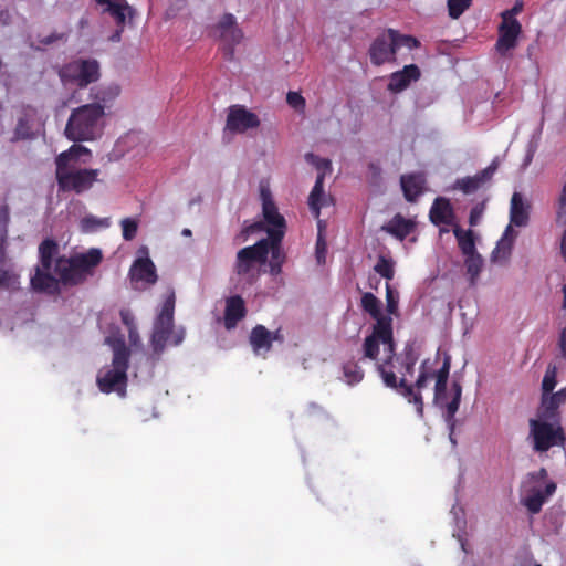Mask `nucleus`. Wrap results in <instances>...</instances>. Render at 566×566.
Listing matches in <instances>:
<instances>
[{
    "label": "nucleus",
    "instance_id": "obj_1",
    "mask_svg": "<svg viewBox=\"0 0 566 566\" xmlns=\"http://www.w3.org/2000/svg\"><path fill=\"white\" fill-rule=\"evenodd\" d=\"M59 244L53 239H45L39 245V264L31 276L30 284L35 292L54 293L59 282L64 285H78L93 275L94 269L103 260L97 248L71 258L59 256Z\"/></svg>",
    "mask_w": 566,
    "mask_h": 566
},
{
    "label": "nucleus",
    "instance_id": "obj_2",
    "mask_svg": "<svg viewBox=\"0 0 566 566\" xmlns=\"http://www.w3.org/2000/svg\"><path fill=\"white\" fill-rule=\"evenodd\" d=\"M104 116L105 105L101 102L74 108L65 125V137L74 143L94 140L102 133Z\"/></svg>",
    "mask_w": 566,
    "mask_h": 566
},
{
    "label": "nucleus",
    "instance_id": "obj_3",
    "mask_svg": "<svg viewBox=\"0 0 566 566\" xmlns=\"http://www.w3.org/2000/svg\"><path fill=\"white\" fill-rule=\"evenodd\" d=\"M406 46L410 51L420 46V41L413 35L402 34L398 30L388 28L379 33L370 43L368 56L374 66L397 62V53Z\"/></svg>",
    "mask_w": 566,
    "mask_h": 566
},
{
    "label": "nucleus",
    "instance_id": "obj_4",
    "mask_svg": "<svg viewBox=\"0 0 566 566\" xmlns=\"http://www.w3.org/2000/svg\"><path fill=\"white\" fill-rule=\"evenodd\" d=\"M175 294L171 292L165 300L154 322L151 347L155 354H161L167 345L178 346L184 342L185 328L174 325Z\"/></svg>",
    "mask_w": 566,
    "mask_h": 566
},
{
    "label": "nucleus",
    "instance_id": "obj_5",
    "mask_svg": "<svg viewBox=\"0 0 566 566\" xmlns=\"http://www.w3.org/2000/svg\"><path fill=\"white\" fill-rule=\"evenodd\" d=\"M129 356L130 353L125 342L123 339L116 340L114 344L112 368L101 371L96 379L98 389L102 392H117L119 396H125Z\"/></svg>",
    "mask_w": 566,
    "mask_h": 566
},
{
    "label": "nucleus",
    "instance_id": "obj_6",
    "mask_svg": "<svg viewBox=\"0 0 566 566\" xmlns=\"http://www.w3.org/2000/svg\"><path fill=\"white\" fill-rule=\"evenodd\" d=\"M547 476V470L541 468L537 471L527 473L522 482L521 488L524 496L521 503L531 514L539 513L544 503L556 491V483L554 481H546Z\"/></svg>",
    "mask_w": 566,
    "mask_h": 566
},
{
    "label": "nucleus",
    "instance_id": "obj_7",
    "mask_svg": "<svg viewBox=\"0 0 566 566\" xmlns=\"http://www.w3.org/2000/svg\"><path fill=\"white\" fill-rule=\"evenodd\" d=\"M59 75L65 85L85 88L99 80L101 66L95 59H77L63 65Z\"/></svg>",
    "mask_w": 566,
    "mask_h": 566
},
{
    "label": "nucleus",
    "instance_id": "obj_8",
    "mask_svg": "<svg viewBox=\"0 0 566 566\" xmlns=\"http://www.w3.org/2000/svg\"><path fill=\"white\" fill-rule=\"evenodd\" d=\"M549 421L539 417L530 419V437L536 452H546L553 447H564L566 443V436L560 422L551 423Z\"/></svg>",
    "mask_w": 566,
    "mask_h": 566
},
{
    "label": "nucleus",
    "instance_id": "obj_9",
    "mask_svg": "<svg viewBox=\"0 0 566 566\" xmlns=\"http://www.w3.org/2000/svg\"><path fill=\"white\" fill-rule=\"evenodd\" d=\"M98 175V169H72L70 166H56L55 169L59 191H73L78 195L90 190L97 181Z\"/></svg>",
    "mask_w": 566,
    "mask_h": 566
},
{
    "label": "nucleus",
    "instance_id": "obj_10",
    "mask_svg": "<svg viewBox=\"0 0 566 566\" xmlns=\"http://www.w3.org/2000/svg\"><path fill=\"white\" fill-rule=\"evenodd\" d=\"M269 255V242L266 239L258 241L255 244L242 248L238 251L233 272L248 281L255 276L259 264L266 261Z\"/></svg>",
    "mask_w": 566,
    "mask_h": 566
},
{
    "label": "nucleus",
    "instance_id": "obj_11",
    "mask_svg": "<svg viewBox=\"0 0 566 566\" xmlns=\"http://www.w3.org/2000/svg\"><path fill=\"white\" fill-rule=\"evenodd\" d=\"M214 30L222 42L224 55L232 60L235 45L243 39V32L238 25L235 17L232 13H224L216 24Z\"/></svg>",
    "mask_w": 566,
    "mask_h": 566
},
{
    "label": "nucleus",
    "instance_id": "obj_12",
    "mask_svg": "<svg viewBox=\"0 0 566 566\" xmlns=\"http://www.w3.org/2000/svg\"><path fill=\"white\" fill-rule=\"evenodd\" d=\"M389 364H377V371L379 373L384 384L386 387L399 390V392L408 398L410 403H413L417 408V412L422 416L423 415V401L422 397L419 392H415L413 386L408 385L405 378L400 380L397 379V376L394 371L387 370L386 367Z\"/></svg>",
    "mask_w": 566,
    "mask_h": 566
},
{
    "label": "nucleus",
    "instance_id": "obj_13",
    "mask_svg": "<svg viewBox=\"0 0 566 566\" xmlns=\"http://www.w3.org/2000/svg\"><path fill=\"white\" fill-rule=\"evenodd\" d=\"M391 340V318L378 319L373 326V332L363 344L364 357L370 360H377L379 355V344Z\"/></svg>",
    "mask_w": 566,
    "mask_h": 566
},
{
    "label": "nucleus",
    "instance_id": "obj_14",
    "mask_svg": "<svg viewBox=\"0 0 566 566\" xmlns=\"http://www.w3.org/2000/svg\"><path fill=\"white\" fill-rule=\"evenodd\" d=\"M260 126V119L256 114L247 109L243 105H232L229 107L226 129L235 134H243L248 129Z\"/></svg>",
    "mask_w": 566,
    "mask_h": 566
},
{
    "label": "nucleus",
    "instance_id": "obj_15",
    "mask_svg": "<svg viewBox=\"0 0 566 566\" xmlns=\"http://www.w3.org/2000/svg\"><path fill=\"white\" fill-rule=\"evenodd\" d=\"M497 27L499 38L495 42V50L501 56H506L510 51L517 46L522 33V24L518 20L501 19Z\"/></svg>",
    "mask_w": 566,
    "mask_h": 566
},
{
    "label": "nucleus",
    "instance_id": "obj_16",
    "mask_svg": "<svg viewBox=\"0 0 566 566\" xmlns=\"http://www.w3.org/2000/svg\"><path fill=\"white\" fill-rule=\"evenodd\" d=\"M566 402V387L557 392L542 395L541 407L537 416L543 420H551V422H560L559 407Z\"/></svg>",
    "mask_w": 566,
    "mask_h": 566
},
{
    "label": "nucleus",
    "instance_id": "obj_17",
    "mask_svg": "<svg viewBox=\"0 0 566 566\" xmlns=\"http://www.w3.org/2000/svg\"><path fill=\"white\" fill-rule=\"evenodd\" d=\"M262 199V213L264 218V222L268 226L266 232L270 237V233L275 230H281L283 234L285 233V219L279 212L275 202L272 199L270 191L262 189L261 191Z\"/></svg>",
    "mask_w": 566,
    "mask_h": 566
},
{
    "label": "nucleus",
    "instance_id": "obj_18",
    "mask_svg": "<svg viewBox=\"0 0 566 566\" xmlns=\"http://www.w3.org/2000/svg\"><path fill=\"white\" fill-rule=\"evenodd\" d=\"M420 76V69L416 64L405 65L402 70L390 74L387 90L394 94L400 93L412 82H417Z\"/></svg>",
    "mask_w": 566,
    "mask_h": 566
},
{
    "label": "nucleus",
    "instance_id": "obj_19",
    "mask_svg": "<svg viewBox=\"0 0 566 566\" xmlns=\"http://www.w3.org/2000/svg\"><path fill=\"white\" fill-rule=\"evenodd\" d=\"M429 219L434 226L454 224L455 213L450 200L444 197L436 198L429 211Z\"/></svg>",
    "mask_w": 566,
    "mask_h": 566
},
{
    "label": "nucleus",
    "instance_id": "obj_20",
    "mask_svg": "<svg viewBox=\"0 0 566 566\" xmlns=\"http://www.w3.org/2000/svg\"><path fill=\"white\" fill-rule=\"evenodd\" d=\"M129 275L133 282H143L147 285H153L158 280L155 264L147 256L138 258L134 261L129 270Z\"/></svg>",
    "mask_w": 566,
    "mask_h": 566
},
{
    "label": "nucleus",
    "instance_id": "obj_21",
    "mask_svg": "<svg viewBox=\"0 0 566 566\" xmlns=\"http://www.w3.org/2000/svg\"><path fill=\"white\" fill-rule=\"evenodd\" d=\"M426 176L423 172H412L401 175L400 185L408 202H416L417 199L423 193L426 187Z\"/></svg>",
    "mask_w": 566,
    "mask_h": 566
},
{
    "label": "nucleus",
    "instance_id": "obj_22",
    "mask_svg": "<svg viewBox=\"0 0 566 566\" xmlns=\"http://www.w3.org/2000/svg\"><path fill=\"white\" fill-rule=\"evenodd\" d=\"M247 315L244 300L240 295H232L226 300L224 327L230 331L237 327L238 323Z\"/></svg>",
    "mask_w": 566,
    "mask_h": 566
},
{
    "label": "nucleus",
    "instance_id": "obj_23",
    "mask_svg": "<svg viewBox=\"0 0 566 566\" xmlns=\"http://www.w3.org/2000/svg\"><path fill=\"white\" fill-rule=\"evenodd\" d=\"M282 239L283 232L281 230L271 232L269 239H266L269 242V253L271 252L270 269L272 274H279L281 272L285 259L281 249Z\"/></svg>",
    "mask_w": 566,
    "mask_h": 566
},
{
    "label": "nucleus",
    "instance_id": "obj_24",
    "mask_svg": "<svg viewBox=\"0 0 566 566\" xmlns=\"http://www.w3.org/2000/svg\"><path fill=\"white\" fill-rule=\"evenodd\" d=\"M416 228V223L406 219L400 213H397L392 217V219L382 227V229L400 241L405 240Z\"/></svg>",
    "mask_w": 566,
    "mask_h": 566
},
{
    "label": "nucleus",
    "instance_id": "obj_25",
    "mask_svg": "<svg viewBox=\"0 0 566 566\" xmlns=\"http://www.w3.org/2000/svg\"><path fill=\"white\" fill-rule=\"evenodd\" d=\"M528 206L524 203L520 192H514L511 198L510 221L516 227H524L528 222Z\"/></svg>",
    "mask_w": 566,
    "mask_h": 566
},
{
    "label": "nucleus",
    "instance_id": "obj_26",
    "mask_svg": "<svg viewBox=\"0 0 566 566\" xmlns=\"http://www.w3.org/2000/svg\"><path fill=\"white\" fill-rule=\"evenodd\" d=\"M97 4L105 6L104 12L109 13L116 24H124L126 22V15L132 14L133 10L126 2V0H95Z\"/></svg>",
    "mask_w": 566,
    "mask_h": 566
},
{
    "label": "nucleus",
    "instance_id": "obj_27",
    "mask_svg": "<svg viewBox=\"0 0 566 566\" xmlns=\"http://www.w3.org/2000/svg\"><path fill=\"white\" fill-rule=\"evenodd\" d=\"M326 205L324 192V171L316 177L315 185L308 196V206L315 218L319 217L321 209Z\"/></svg>",
    "mask_w": 566,
    "mask_h": 566
},
{
    "label": "nucleus",
    "instance_id": "obj_28",
    "mask_svg": "<svg viewBox=\"0 0 566 566\" xmlns=\"http://www.w3.org/2000/svg\"><path fill=\"white\" fill-rule=\"evenodd\" d=\"M272 343V333L268 331L265 326L256 325L252 328L250 334V344L254 353L259 354L261 350H270Z\"/></svg>",
    "mask_w": 566,
    "mask_h": 566
},
{
    "label": "nucleus",
    "instance_id": "obj_29",
    "mask_svg": "<svg viewBox=\"0 0 566 566\" xmlns=\"http://www.w3.org/2000/svg\"><path fill=\"white\" fill-rule=\"evenodd\" d=\"M515 237L516 233L514 232L512 226L509 224L492 252L493 261L506 260L510 256Z\"/></svg>",
    "mask_w": 566,
    "mask_h": 566
},
{
    "label": "nucleus",
    "instance_id": "obj_30",
    "mask_svg": "<svg viewBox=\"0 0 566 566\" xmlns=\"http://www.w3.org/2000/svg\"><path fill=\"white\" fill-rule=\"evenodd\" d=\"M450 367H451V359L449 356H447L443 360L441 368L437 371V375H436V385H434V400L436 401H440L446 397Z\"/></svg>",
    "mask_w": 566,
    "mask_h": 566
},
{
    "label": "nucleus",
    "instance_id": "obj_31",
    "mask_svg": "<svg viewBox=\"0 0 566 566\" xmlns=\"http://www.w3.org/2000/svg\"><path fill=\"white\" fill-rule=\"evenodd\" d=\"M451 389L453 397L451 401L446 405V421L449 423L450 430L452 431L454 429V416L461 402L462 386L459 381H453Z\"/></svg>",
    "mask_w": 566,
    "mask_h": 566
},
{
    "label": "nucleus",
    "instance_id": "obj_32",
    "mask_svg": "<svg viewBox=\"0 0 566 566\" xmlns=\"http://www.w3.org/2000/svg\"><path fill=\"white\" fill-rule=\"evenodd\" d=\"M360 306L363 311L368 313L376 322L382 318H391L389 315L381 313V302L373 293L366 292L361 296Z\"/></svg>",
    "mask_w": 566,
    "mask_h": 566
},
{
    "label": "nucleus",
    "instance_id": "obj_33",
    "mask_svg": "<svg viewBox=\"0 0 566 566\" xmlns=\"http://www.w3.org/2000/svg\"><path fill=\"white\" fill-rule=\"evenodd\" d=\"M461 252L467 256L476 253L475 241L472 230H463L459 226L453 229Z\"/></svg>",
    "mask_w": 566,
    "mask_h": 566
},
{
    "label": "nucleus",
    "instance_id": "obj_34",
    "mask_svg": "<svg viewBox=\"0 0 566 566\" xmlns=\"http://www.w3.org/2000/svg\"><path fill=\"white\" fill-rule=\"evenodd\" d=\"M83 155H91V150L83 145L74 144L67 150L61 153L55 158L56 166H70L71 161H76Z\"/></svg>",
    "mask_w": 566,
    "mask_h": 566
},
{
    "label": "nucleus",
    "instance_id": "obj_35",
    "mask_svg": "<svg viewBox=\"0 0 566 566\" xmlns=\"http://www.w3.org/2000/svg\"><path fill=\"white\" fill-rule=\"evenodd\" d=\"M343 374L346 382L350 386L356 385L364 379V370L354 359L348 360L343 365Z\"/></svg>",
    "mask_w": 566,
    "mask_h": 566
},
{
    "label": "nucleus",
    "instance_id": "obj_36",
    "mask_svg": "<svg viewBox=\"0 0 566 566\" xmlns=\"http://www.w3.org/2000/svg\"><path fill=\"white\" fill-rule=\"evenodd\" d=\"M20 289V276L13 270L0 269V290L15 292Z\"/></svg>",
    "mask_w": 566,
    "mask_h": 566
},
{
    "label": "nucleus",
    "instance_id": "obj_37",
    "mask_svg": "<svg viewBox=\"0 0 566 566\" xmlns=\"http://www.w3.org/2000/svg\"><path fill=\"white\" fill-rule=\"evenodd\" d=\"M464 265L467 268L468 274L471 277V282L474 283V281L480 275L483 266L482 256L478 252L474 254L467 255L464 260Z\"/></svg>",
    "mask_w": 566,
    "mask_h": 566
},
{
    "label": "nucleus",
    "instance_id": "obj_38",
    "mask_svg": "<svg viewBox=\"0 0 566 566\" xmlns=\"http://www.w3.org/2000/svg\"><path fill=\"white\" fill-rule=\"evenodd\" d=\"M374 270L380 276L385 277L388 281H391L395 276V262L389 258L380 255L378 258L377 263L374 266Z\"/></svg>",
    "mask_w": 566,
    "mask_h": 566
},
{
    "label": "nucleus",
    "instance_id": "obj_39",
    "mask_svg": "<svg viewBox=\"0 0 566 566\" xmlns=\"http://www.w3.org/2000/svg\"><path fill=\"white\" fill-rule=\"evenodd\" d=\"M557 367L553 364L547 366L545 375L542 381V395L553 392L556 384H557Z\"/></svg>",
    "mask_w": 566,
    "mask_h": 566
},
{
    "label": "nucleus",
    "instance_id": "obj_40",
    "mask_svg": "<svg viewBox=\"0 0 566 566\" xmlns=\"http://www.w3.org/2000/svg\"><path fill=\"white\" fill-rule=\"evenodd\" d=\"M472 4V0H448V13L451 19H459Z\"/></svg>",
    "mask_w": 566,
    "mask_h": 566
},
{
    "label": "nucleus",
    "instance_id": "obj_41",
    "mask_svg": "<svg viewBox=\"0 0 566 566\" xmlns=\"http://www.w3.org/2000/svg\"><path fill=\"white\" fill-rule=\"evenodd\" d=\"M9 223V208L7 205L0 206V262L3 259V248L7 239V227Z\"/></svg>",
    "mask_w": 566,
    "mask_h": 566
},
{
    "label": "nucleus",
    "instance_id": "obj_42",
    "mask_svg": "<svg viewBox=\"0 0 566 566\" xmlns=\"http://www.w3.org/2000/svg\"><path fill=\"white\" fill-rule=\"evenodd\" d=\"M264 230V223L261 221L253 222L251 224H245L242 230L234 237V242L240 244L245 242L248 238L259 231Z\"/></svg>",
    "mask_w": 566,
    "mask_h": 566
},
{
    "label": "nucleus",
    "instance_id": "obj_43",
    "mask_svg": "<svg viewBox=\"0 0 566 566\" xmlns=\"http://www.w3.org/2000/svg\"><path fill=\"white\" fill-rule=\"evenodd\" d=\"M481 186L478 182V179H475L474 176H468L461 179H457L454 182V189H460L464 193H473L478 189H480Z\"/></svg>",
    "mask_w": 566,
    "mask_h": 566
},
{
    "label": "nucleus",
    "instance_id": "obj_44",
    "mask_svg": "<svg viewBox=\"0 0 566 566\" xmlns=\"http://www.w3.org/2000/svg\"><path fill=\"white\" fill-rule=\"evenodd\" d=\"M399 296L392 290L389 283L386 284V311L388 315H396L398 313Z\"/></svg>",
    "mask_w": 566,
    "mask_h": 566
},
{
    "label": "nucleus",
    "instance_id": "obj_45",
    "mask_svg": "<svg viewBox=\"0 0 566 566\" xmlns=\"http://www.w3.org/2000/svg\"><path fill=\"white\" fill-rule=\"evenodd\" d=\"M305 159L318 170V174L324 171V176L332 169V163L329 159L321 158L313 153H307L305 155Z\"/></svg>",
    "mask_w": 566,
    "mask_h": 566
},
{
    "label": "nucleus",
    "instance_id": "obj_46",
    "mask_svg": "<svg viewBox=\"0 0 566 566\" xmlns=\"http://www.w3.org/2000/svg\"><path fill=\"white\" fill-rule=\"evenodd\" d=\"M120 226L123 231V238L126 241H130L136 237L138 230V223L136 220L132 218H125L120 221Z\"/></svg>",
    "mask_w": 566,
    "mask_h": 566
},
{
    "label": "nucleus",
    "instance_id": "obj_47",
    "mask_svg": "<svg viewBox=\"0 0 566 566\" xmlns=\"http://www.w3.org/2000/svg\"><path fill=\"white\" fill-rule=\"evenodd\" d=\"M499 168V163L494 159L486 168L474 175L475 179H478L479 185L482 187L485 182L491 180L493 175Z\"/></svg>",
    "mask_w": 566,
    "mask_h": 566
},
{
    "label": "nucleus",
    "instance_id": "obj_48",
    "mask_svg": "<svg viewBox=\"0 0 566 566\" xmlns=\"http://www.w3.org/2000/svg\"><path fill=\"white\" fill-rule=\"evenodd\" d=\"M524 8V3L521 0L515 1L514 6L511 9L504 10L500 13L501 19L506 20H517L516 15H518Z\"/></svg>",
    "mask_w": 566,
    "mask_h": 566
},
{
    "label": "nucleus",
    "instance_id": "obj_49",
    "mask_svg": "<svg viewBox=\"0 0 566 566\" xmlns=\"http://www.w3.org/2000/svg\"><path fill=\"white\" fill-rule=\"evenodd\" d=\"M484 209H485V203L484 202H480V203H476L470 211V216H469V223L471 227H474L476 226L483 213H484Z\"/></svg>",
    "mask_w": 566,
    "mask_h": 566
},
{
    "label": "nucleus",
    "instance_id": "obj_50",
    "mask_svg": "<svg viewBox=\"0 0 566 566\" xmlns=\"http://www.w3.org/2000/svg\"><path fill=\"white\" fill-rule=\"evenodd\" d=\"M31 136L30 127L25 119H19L14 129V139H27Z\"/></svg>",
    "mask_w": 566,
    "mask_h": 566
},
{
    "label": "nucleus",
    "instance_id": "obj_51",
    "mask_svg": "<svg viewBox=\"0 0 566 566\" xmlns=\"http://www.w3.org/2000/svg\"><path fill=\"white\" fill-rule=\"evenodd\" d=\"M286 101L290 106H292L293 108H296V109L305 106L304 97L300 93H296V92H289L287 96H286Z\"/></svg>",
    "mask_w": 566,
    "mask_h": 566
},
{
    "label": "nucleus",
    "instance_id": "obj_52",
    "mask_svg": "<svg viewBox=\"0 0 566 566\" xmlns=\"http://www.w3.org/2000/svg\"><path fill=\"white\" fill-rule=\"evenodd\" d=\"M83 223L90 230H93L97 227H108L109 226L108 219H97L95 217L84 218Z\"/></svg>",
    "mask_w": 566,
    "mask_h": 566
},
{
    "label": "nucleus",
    "instance_id": "obj_53",
    "mask_svg": "<svg viewBox=\"0 0 566 566\" xmlns=\"http://www.w3.org/2000/svg\"><path fill=\"white\" fill-rule=\"evenodd\" d=\"M63 38H64L63 33L52 32L49 35H39L38 42L43 45H50V44H53L54 42L62 40Z\"/></svg>",
    "mask_w": 566,
    "mask_h": 566
},
{
    "label": "nucleus",
    "instance_id": "obj_54",
    "mask_svg": "<svg viewBox=\"0 0 566 566\" xmlns=\"http://www.w3.org/2000/svg\"><path fill=\"white\" fill-rule=\"evenodd\" d=\"M122 323L128 328L136 326L135 316L130 310L123 308L119 312Z\"/></svg>",
    "mask_w": 566,
    "mask_h": 566
},
{
    "label": "nucleus",
    "instance_id": "obj_55",
    "mask_svg": "<svg viewBox=\"0 0 566 566\" xmlns=\"http://www.w3.org/2000/svg\"><path fill=\"white\" fill-rule=\"evenodd\" d=\"M385 345L386 359L382 361L385 364H391L392 358L395 356V340H394V331L391 329V340L388 343H382Z\"/></svg>",
    "mask_w": 566,
    "mask_h": 566
},
{
    "label": "nucleus",
    "instance_id": "obj_56",
    "mask_svg": "<svg viewBox=\"0 0 566 566\" xmlns=\"http://www.w3.org/2000/svg\"><path fill=\"white\" fill-rule=\"evenodd\" d=\"M315 254H316V260L319 264L324 263L325 262V256H326V243L325 241L319 237L317 242H316V251H315Z\"/></svg>",
    "mask_w": 566,
    "mask_h": 566
},
{
    "label": "nucleus",
    "instance_id": "obj_57",
    "mask_svg": "<svg viewBox=\"0 0 566 566\" xmlns=\"http://www.w3.org/2000/svg\"><path fill=\"white\" fill-rule=\"evenodd\" d=\"M556 224H566V203L558 199L556 210Z\"/></svg>",
    "mask_w": 566,
    "mask_h": 566
},
{
    "label": "nucleus",
    "instance_id": "obj_58",
    "mask_svg": "<svg viewBox=\"0 0 566 566\" xmlns=\"http://www.w3.org/2000/svg\"><path fill=\"white\" fill-rule=\"evenodd\" d=\"M368 170L371 176V181L378 184L381 179V168L377 163H369Z\"/></svg>",
    "mask_w": 566,
    "mask_h": 566
},
{
    "label": "nucleus",
    "instance_id": "obj_59",
    "mask_svg": "<svg viewBox=\"0 0 566 566\" xmlns=\"http://www.w3.org/2000/svg\"><path fill=\"white\" fill-rule=\"evenodd\" d=\"M430 378V375L424 371L423 369L420 371L419 376H418V379L415 384V387L418 389V390H421L423 388L427 387V384H428V380Z\"/></svg>",
    "mask_w": 566,
    "mask_h": 566
},
{
    "label": "nucleus",
    "instance_id": "obj_60",
    "mask_svg": "<svg viewBox=\"0 0 566 566\" xmlns=\"http://www.w3.org/2000/svg\"><path fill=\"white\" fill-rule=\"evenodd\" d=\"M560 356L566 359V326L562 329L558 339Z\"/></svg>",
    "mask_w": 566,
    "mask_h": 566
},
{
    "label": "nucleus",
    "instance_id": "obj_61",
    "mask_svg": "<svg viewBox=\"0 0 566 566\" xmlns=\"http://www.w3.org/2000/svg\"><path fill=\"white\" fill-rule=\"evenodd\" d=\"M557 227L563 229L562 238H560V254L566 261V224H557Z\"/></svg>",
    "mask_w": 566,
    "mask_h": 566
},
{
    "label": "nucleus",
    "instance_id": "obj_62",
    "mask_svg": "<svg viewBox=\"0 0 566 566\" xmlns=\"http://www.w3.org/2000/svg\"><path fill=\"white\" fill-rule=\"evenodd\" d=\"M128 331V338L132 345H137L140 340L137 326L130 327Z\"/></svg>",
    "mask_w": 566,
    "mask_h": 566
},
{
    "label": "nucleus",
    "instance_id": "obj_63",
    "mask_svg": "<svg viewBox=\"0 0 566 566\" xmlns=\"http://www.w3.org/2000/svg\"><path fill=\"white\" fill-rule=\"evenodd\" d=\"M11 23V13L9 10L4 9L0 11V24L9 25Z\"/></svg>",
    "mask_w": 566,
    "mask_h": 566
},
{
    "label": "nucleus",
    "instance_id": "obj_64",
    "mask_svg": "<svg viewBox=\"0 0 566 566\" xmlns=\"http://www.w3.org/2000/svg\"><path fill=\"white\" fill-rule=\"evenodd\" d=\"M124 24H117V30L109 36V41L112 42H119L120 39H122V33H123V30H124Z\"/></svg>",
    "mask_w": 566,
    "mask_h": 566
}]
</instances>
